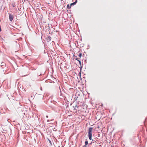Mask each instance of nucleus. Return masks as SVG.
I'll list each match as a JSON object with an SVG mask.
<instances>
[{
	"mask_svg": "<svg viewBox=\"0 0 147 147\" xmlns=\"http://www.w3.org/2000/svg\"><path fill=\"white\" fill-rule=\"evenodd\" d=\"M93 129V128L92 127H90L88 129V137L90 140H92V131Z\"/></svg>",
	"mask_w": 147,
	"mask_h": 147,
	"instance_id": "f257e3e1",
	"label": "nucleus"
},
{
	"mask_svg": "<svg viewBox=\"0 0 147 147\" xmlns=\"http://www.w3.org/2000/svg\"><path fill=\"white\" fill-rule=\"evenodd\" d=\"M9 19L10 21H12L13 19V15L11 14L10 13H9Z\"/></svg>",
	"mask_w": 147,
	"mask_h": 147,
	"instance_id": "f03ea898",
	"label": "nucleus"
},
{
	"mask_svg": "<svg viewBox=\"0 0 147 147\" xmlns=\"http://www.w3.org/2000/svg\"><path fill=\"white\" fill-rule=\"evenodd\" d=\"M81 107V106H76V107H75V108L74 109V110H76V112H77V111H79V110L78 109V108L79 107Z\"/></svg>",
	"mask_w": 147,
	"mask_h": 147,
	"instance_id": "7ed1b4c3",
	"label": "nucleus"
},
{
	"mask_svg": "<svg viewBox=\"0 0 147 147\" xmlns=\"http://www.w3.org/2000/svg\"><path fill=\"white\" fill-rule=\"evenodd\" d=\"M51 38L50 36H48L47 38V42H49L51 40Z\"/></svg>",
	"mask_w": 147,
	"mask_h": 147,
	"instance_id": "20e7f679",
	"label": "nucleus"
},
{
	"mask_svg": "<svg viewBox=\"0 0 147 147\" xmlns=\"http://www.w3.org/2000/svg\"><path fill=\"white\" fill-rule=\"evenodd\" d=\"M77 0H76L74 2L72 3H71L70 4V5L71 6L72 5H75L77 3Z\"/></svg>",
	"mask_w": 147,
	"mask_h": 147,
	"instance_id": "39448f33",
	"label": "nucleus"
},
{
	"mask_svg": "<svg viewBox=\"0 0 147 147\" xmlns=\"http://www.w3.org/2000/svg\"><path fill=\"white\" fill-rule=\"evenodd\" d=\"M88 144V141L87 140L85 141V145H84L83 147H86V146Z\"/></svg>",
	"mask_w": 147,
	"mask_h": 147,
	"instance_id": "423d86ee",
	"label": "nucleus"
},
{
	"mask_svg": "<svg viewBox=\"0 0 147 147\" xmlns=\"http://www.w3.org/2000/svg\"><path fill=\"white\" fill-rule=\"evenodd\" d=\"M78 61L79 62V63L80 64V67L81 68V69L82 68V65H81V62L79 60H78Z\"/></svg>",
	"mask_w": 147,
	"mask_h": 147,
	"instance_id": "0eeeda50",
	"label": "nucleus"
},
{
	"mask_svg": "<svg viewBox=\"0 0 147 147\" xmlns=\"http://www.w3.org/2000/svg\"><path fill=\"white\" fill-rule=\"evenodd\" d=\"M71 7V6L70 5H69V4H68L67 5V8L68 9H69Z\"/></svg>",
	"mask_w": 147,
	"mask_h": 147,
	"instance_id": "6e6552de",
	"label": "nucleus"
},
{
	"mask_svg": "<svg viewBox=\"0 0 147 147\" xmlns=\"http://www.w3.org/2000/svg\"><path fill=\"white\" fill-rule=\"evenodd\" d=\"M92 142H93V144H94L95 145L96 144V143L97 144H98L96 141L93 140H92Z\"/></svg>",
	"mask_w": 147,
	"mask_h": 147,
	"instance_id": "1a4fd4ad",
	"label": "nucleus"
},
{
	"mask_svg": "<svg viewBox=\"0 0 147 147\" xmlns=\"http://www.w3.org/2000/svg\"><path fill=\"white\" fill-rule=\"evenodd\" d=\"M82 53H80L78 55L79 57H80L82 56Z\"/></svg>",
	"mask_w": 147,
	"mask_h": 147,
	"instance_id": "9d476101",
	"label": "nucleus"
},
{
	"mask_svg": "<svg viewBox=\"0 0 147 147\" xmlns=\"http://www.w3.org/2000/svg\"><path fill=\"white\" fill-rule=\"evenodd\" d=\"M12 5L13 6V7H15L16 5L12 3Z\"/></svg>",
	"mask_w": 147,
	"mask_h": 147,
	"instance_id": "9b49d317",
	"label": "nucleus"
},
{
	"mask_svg": "<svg viewBox=\"0 0 147 147\" xmlns=\"http://www.w3.org/2000/svg\"><path fill=\"white\" fill-rule=\"evenodd\" d=\"M93 142H91L89 144V145H91V144H93Z\"/></svg>",
	"mask_w": 147,
	"mask_h": 147,
	"instance_id": "f8f14e48",
	"label": "nucleus"
},
{
	"mask_svg": "<svg viewBox=\"0 0 147 147\" xmlns=\"http://www.w3.org/2000/svg\"><path fill=\"white\" fill-rule=\"evenodd\" d=\"M75 59H76V60H77V61H78V60H79L78 59V58H76Z\"/></svg>",
	"mask_w": 147,
	"mask_h": 147,
	"instance_id": "ddd939ff",
	"label": "nucleus"
},
{
	"mask_svg": "<svg viewBox=\"0 0 147 147\" xmlns=\"http://www.w3.org/2000/svg\"><path fill=\"white\" fill-rule=\"evenodd\" d=\"M51 121V120H47V122H49V121Z\"/></svg>",
	"mask_w": 147,
	"mask_h": 147,
	"instance_id": "4468645a",
	"label": "nucleus"
},
{
	"mask_svg": "<svg viewBox=\"0 0 147 147\" xmlns=\"http://www.w3.org/2000/svg\"><path fill=\"white\" fill-rule=\"evenodd\" d=\"M46 117L47 118H48V116H47V115L46 116Z\"/></svg>",
	"mask_w": 147,
	"mask_h": 147,
	"instance_id": "2eb2a0df",
	"label": "nucleus"
},
{
	"mask_svg": "<svg viewBox=\"0 0 147 147\" xmlns=\"http://www.w3.org/2000/svg\"><path fill=\"white\" fill-rule=\"evenodd\" d=\"M40 89H41V90H42V87H41V88H40Z\"/></svg>",
	"mask_w": 147,
	"mask_h": 147,
	"instance_id": "dca6fc26",
	"label": "nucleus"
}]
</instances>
